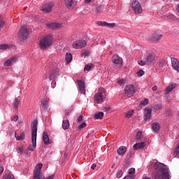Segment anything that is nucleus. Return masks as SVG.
<instances>
[{"mask_svg":"<svg viewBox=\"0 0 179 179\" xmlns=\"http://www.w3.org/2000/svg\"><path fill=\"white\" fill-rule=\"evenodd\" d=\"M176 86H177V84H172L171 85H169L166 87V92L168 93H170L171 92H172L173 90V89H176Z\"/></svg>","mask_w":179,"mask_h":179,"instance_id":"27","label":"nucleus"},{"mask_svg":"<svg viewBox=\"0 0 179 179\" xmlns=\"http://www.w3.org/2000/svg\"><path fill=\"white\" fill-rule=\"evenodd\" d=\"M23 152V148H18V153H22Z\"/></svg>","mask_w":179,"mask_h":179,"instance_id":"53","label":"nucleus"},{"mask_svg":"<svg viewBox=\"0 0 179 179\" xmlns=\"http://www.w3.org/2000/svg\"><path fill=\"white\" fill-rule=\"evenodd\" d=\"M135 173V169L131 168L129 169V176H133L132 174Z\"/></svg>","mask_w":179,"mask_h":179,"instance_id":"43","label":"nucleus"},{"mask_svg":"<svg viewBox=\"0 0 179 179\" xmlns=\"http://www.w3.org/2000/svg\"><path fill=\"white\" fill-rule=\"evenodd\" d=\"M168 19H171L172 20H174V19H176V17H174V15H168Z\"/></svg>","mask_w":179,"mask_h":179,"instance_id":"48","label":"nucleus"},{"mask_svg":"<svg viewBox=\"0 0 179 179\" xmlns=\"http://www.w3.org/2000/svg\"><path fill=\"white\" fill-rule=\"evenodd\" d=\"M159 65H160L161 66H164V61H161V62H159Z\"/></svg>","mask_w":179,"mask_h":179,"instance_id":"55","label":"nucleus"},{"mask_svg":"<svg viewBox=\"0 0 179 179\" xmlns=\"http://www.w3.org/2000/svg\"><path fill=\"white\" fill-rule=\"evenodd\" d=\"M59 70L58 69H52L49 76L50 80H55L57 79V76L59 75Z\"/></svg>","mask_w":179,"mask_h":179,"instance_id":"14","label":"nucleus"},{"mask_svg":"<svg viewBox=\"0 0 179 179\" xmlns=\"http://www.w3.org/2000/svg\"><path fill=\"white\" fill-rule=\"evenodd\" d=\"M145 146H146V144L145 143V142L138 143L134 145V150H138L139 149H143Z\"/></svg>","mask_w":179,"mask_h":179,"instance_id":"19","label":"nucleus"},{"mask_svg":"<svg viewBox=\"0 0 179 179\" xmlns=\"http://www.w3.org/2000/svg\"><path fill=\"white\" fill-rule=\"evenodd\" d=\"M124 80H120L118 81V84H119V85H124Z\"/></svg>","mask_w":179,"mask_h":179,"instance_id":"50","label":"nucleus"},{"mask_svg":"<svg viewBox=\"0 0 179 179\" xmlns=\"http://www.w3.org/2000/svg\"><path fill=\"white\" fill-rule=\"evenodd\" d=\"M124 174V173L122 172V170H119L117 173H116V177L117 178H121V177H122V175Z\"/></svg>","mask_w":179,"mask_h":179,"instance_id":"38","label":"nucleus"},{"mask_svg":"<svg viewBox=\"0 0 179 179\" xmlns=\"http://www.w3.org/2000/svg\"><path fill=\"white\" fill-rule=\"evenodd\" d=\"M43 142L45 145H50L51 142H50V137H48V134L47 132H43Z\"/></svg>","mask_w":179,"mask_h":179,"instance_id":"23","label":"nucleus"},{"mask_svg":"<svg viewBox=\"0 0 179 179\" xmlns=\"http://www.w3.org/2000/svg\"><path fill=\"white\" fill-rule=\"evenodd\" d=\"M5 26V22L2 20H0V29H3Z\"/></svg>","mask_w":179,"mask_h":179,"instance_id":"44","label":"nucleus"},{"mask_svg":"<svg viewBox=\"0 0 179 179\" xmlns=\"http://www.w3.org/2000/svg\"><path fill=\"white\" fill-rule=\"evenodd\" d=\"M15 63H16V58H12L4 62V66H12Z\"/></svg>","mask_w":179,"mask_h":179,"instance_id":"20","label":"nucleus"},{"mask_svg":"<svg viewBox=\"0 0 179 179\" xmlns=\"http://www.w3.org/2000/svg\"><path fill=\"white\" fill-rule=\"evenodd\" d=\"M13 108L15 109V110H17L18 107H19V100H17V99H15L13 101Z\"/></svg>","mask_w":179,"mask_h":179,"instance_id":"32","label":"nucleus"},{"mask_svg":"<svg viewBox=\"0 0 179 179\" xmlns=\"http://www.w3.org/2000/svg\"><path fill=\"white\" fill-rule=\"evenodd\" d=\"M112 62L114 68L122 66V58L118 56V55H115L112 57Z\"/></svg>","mask_w":179,"mask_h":179,"instance_id":"5","label":"nucleus"},{"mask_svg":"<svg viewBox=\"0 0 179 179\" xmlns=\"http://www.w3.org/2000/svg\"><path fill=\"white\" fill-rule=\"evenodd\" d=\"M162 37H163L162 35L154 34L152 35L150 39L151 40V41H158V40H161Z\"/></svg>","mask_w":179,"mask_h":179,"instance_id":"21","label":"nucleus"},{"mask_svg":"<svg viewBox=\"0 0 179 179\" xmlns=\"http://www.w3.org/2000/svg\"><path fill=\"white\" fill-rule=\"evenodd\" d=\"M17 120H19V116L15 115L13 118V121H17Z\"/></svg>","mask_w":179,"mask_h":179,"instance_id":"49","label":"nucleus"},{"mask_svg":"<svg viewBox=\"0 0 179 179\" xmlns=\"http://www.w3.org/2000/svg\"><path fill=\"white\" fill-rule=\"evenodd\" d=\"M152 90H153V92H156V90H157V86H154L152 87Z\"/></svg>","mask_w":179,"mask_h":179,"instance_id":"57","label":"nucleus"},{"mask_svg":"<svg viewBox=\"0 0 179 179\" xmlns=\"http://www.w3.org/2000/svg\"><path fill=\"white\" fill-rule=\"evenodd\" d=\"M92 69V65L87 64L84 68V71H90Z\"/></svg>","mask_w":179,"mask_h":179,"instance_id":"40","label":"nucleus"},{"mask_svg":"<svg viewBox=\"0 0 179 179\" xmlns=\"http://www.w3.org/2000/svg\"><path fill=\"white\" fill-rule=\"evenodd\" d=\"M152 130L154 131V132H159V131H160V124L157 123V122H154L152 124Z\"/></svg>","mask_w":179,"mask_h":179,"instance_id":"25","label":"nucleus"},{"mask_svg":"<svg viewBox=\"0 0 179 179\" xmlns=\"http://www.w3.org/2000/svg\"><path fill=\"white\" fill-rule=\"evenodd\" d=\"M15 137L17 141H23L24 139V132L21 133L20 136H17L15 133Z\"/></svg>","mask_w":179,"mask_h":179,"instance_id":"26","label":"nucleus"},{"mask_svg":"<svg viewBox=\"0 0 179 179\" xmlns=\"http://www.w3.org/2000/svg\"><path fill=\"white\" fill-rule=\"evenodd\" d=\"M149 103V100L148 99H145L143 101H141L140 106L142 107V106H148Z\"/></svg>","mask_w":179,"mask_h":179,"instance_id":"34","label":"nucleus"},{"mask_svg":"<svg viewBox=\"0 0 179 179\" xmlns=\"http://www.w3.org/2000/svg\"><path fill=\"white\" fill-rule=\"evenodd\" d=\"M103 99H106V92H104V90L101 88L95 95V100L96 103H103Z\"/></svg>","mask_w":179,"mask_h":179,"instance_id":"9","label":"nucleus"},{"mask_svg":"<svg viewBox=\"0 0 179 179\" xmlns=\"http://www.w3.org/2000/svg\"><path fill=\"white\" fill-rule=\"evenodd\" d=\"M110 110H111V108L110 107H105V110L106 111H110Z\"/></svg>","mask_w":179,"mask_h":179,"instance_id":"58","label":"nucleus"},{"mask_svg":"<svg viewBox=\"0 0 179 179\" xmlns=\"http://www.w3.org/2000/svg\"><path fill=\"white\" fill-rule=\"evenodd\" d=\"M138 64L139 65H141V66H143V65L148 64V62H146V58L145 57L144 60L138 61Z\"/></svg>","mask_w":179,"mask_h":179,"instance_id":"37","label":"nucleus"},{"mask_svg":"<svg viewBox=\"0 0 179 179\" xmlns=\"http://www.w3.org/2000/svg\"><path fill=\"white\" fill-rule=\"evenodd\" d=\"M131 8L135 13L139 15V13H142V6H141V3L138 1H134L131 3Z\"/></svg>","mask_w":179,"mask_h":179,"instance_id":"7","label":"nucleus"},{"mask_svg":"<svg viewBox=\"0 0 179 179\" xmlns=\"http://www.w3.org/2000/svg\"><path fill=\"white\" fill-rule=\"evenodd\" d=\"M102 10H103V6H99L96 7V10H95V12H96V13H101Z\"/></svg>","mask_w":179,"mask_h":179,"instance_id":"39","label":"nucleus"},{"mask_svg":"<svg viewBox=\"0 0 179 179\" xmlns=\"http://www.w3.org/2000/svg\"><path fill=\"white\" fill-rule=\"evenodd\" d=\"M91 169H92V170H94V169H96V164H93L92 165V166H91Z\"/></svg>","mask_w":179,"mask_h":179,"instance_id":"54","label":"nucleus"},{"mask_svg":"<svg viewBox=\"0 0 179 179\" xmlns=\"http://www.w3.org/2000/svg\"><path fill=\"white\" fill-rule=\"evenodd\" d=\"M144 74H145V71H143V70H139L137 72L138 76H143Z\"/></svg>","mask_w":179,"mask_h":179,"instance_id":"41","label":"nucleus"},{"mask_svg":"<svg viewBox=\"0 0 179 179\" xmlns=\"http://www.w3.org/2000/svg\"><path fill=\"white\" fill-rule=\"evenodd\" d=\"M83 55H85L86 57H87V55H89V52H85L83 53Z\"/></svg>","mask_w":179,"mask_h":179,"instance_id":"59","label":"nucleus"},{"mask_svg":"<svg viewBox=\"0 0 179 179\" xmlns=\"http://www.w3.org/2000/svg\"><path fill=\"white\" fill-rule=\"evenodd\" d=\"M38 169L34 171V179H44V176L41 175V173L40 172L43 168V164H38Z\"/></svg>","mask_w":179,"mask_h":179,"instance_id":"11","label":"nucleus"},{"mask_svg":"<svg viewBox=\"0 0 179 179\" xmlns=\"http://www.w3.org/2000/svg\"><path fill=\"white\" fill-rule=\"evenodd\" d=\"M150 117H152V110L149 108H145L144 112V121H148V120H150Z\"/></svg>","mask_w":179,"mask_h":179,"instance_id":"17","label":"nucleus"},{"mask_svg":"<svg viewBox=\"0 0 179 179\" xmlns=\"http://www.w3.org/2000/svg\"><path fill=\"white\" fill-rule=\"evenodd\" d=\"M176 22L179 23V18L176 19Z\"/></svg>","mask_w":179,"mask_h":179,"instance_id":"60","label":"nucleus"},{"mask_svg":"<svg viewBox=\"0 0 179 179\" xmlns=\"http://www.w3.org/2000/svg\"><path fill=\"white\" fill-rule=\"evenodd\" d=\"M12 45H8V44H3L0 45V50H8V48H10Z\"/></svg>","mask_w":179,"mask_h":179,"instance_id":"31","label":"nucleus"},{"mask_svg":"<svg viewBox=\"0 0 179 179\" xmlns=\"http://www.w3.org/2000/svg\"><path fill=\"white\" fill-rule=\"evenodd\" d=\"M92 1H93V0H85V3H90V2H92Z\"/></svg>","mask_w":179,"mask_h":179,"instance_id":"56","label":"nucleus"},{"mask_svg":"<svg viewBox=\"0 0 179 179\" xmlns=\"http://www.w3.org/2000/svg\"><path fill=\"white\" fill-rule=\"evenodd\" d=\"M176 156H178L179 157V144L177 145V147H176V150L175 152Z\"/></svg>","mask_w":179,"mask_h":179,"instance_id":"46","label":"nucleus"},{"mask_svg":"<svg viewBox=\"0 0 179 179\" xmlns=\"http://www.w3.org/2000/svg\"><path fill=\"white\" fill-rule=\"evenodd\" d=\"M7 179H15V176L12 173H9L7 176Z\"/></svg>","mask_w":179,"mask_h":179,"instance_id":"47","label":"nucleus"},{"mask_svg":"<svg viewBox=\"0 0 179 179\" xmlns=\"http://www.w3.org/2000/svg\"><path fill=\"white\" fill-rule=\"evenodd\" d=\"M87 44V42H86L85 40L81 39L79 41H76L73 43V47L76 50H79L80 48H83L84 47H86Z\"/></svg>","mask_w":179,"mask_h":179,"instance_id":"8","label":"nucleus"},{"mask_svg":"<svg viewBox=\"0 0 179 179\" xmlns=\"http://www.w3.org/2000/svg\"><path fill=\"white\" fill-rule=\"evenodd\" d=\"M54 8V3H48L43 5L41 8V10L43 12V13H50V12L52 11V8Z\"/></svg>","mask_w":179,"mask_h":179,"instance_id":"10","label":"nucleus"},{"mask_svg":"<svg viewBox=\"0 0 179 179\" xmlns=\"http://www.w3.org/2000/svg\"><path fill=\"white\" fill-rule=\"evenodd\" d=\"M145 61L147 62V65H152L155 62V56L153 55H148L145 57Z\"/></svg>","mask_w":179,"mask_h":179,"instance_id":"18","label":"nucleus"},{"mask_svg":"<svg viewBox=\"0 0 179 179\" xmlns=\"http://www.w3.org/2000/svg\"><path fill=\"white\" fill-rule=\"evenodd\" d=\"M54 178H55V174H52V175H51L50 176H49L48 178V179H54Z\"/></svg>","mask_w":179,"mask_h":179,"instance_id":"52","label":"nucleus"},{"mask_svg":"<svg viewBox=\"0 0 179 179\" xmlns=\"http://www.w3.org/2000/svg\"><path fill=\"white\" fill-rule=\"evenodd\" d=\"M103 117H104V113L103 112H99L94 115L95 120H102Z\"/></svg>","mask_w":179,"mask_h":179,"instance_id":"28","label":"nucleus"},{"mask_svg":"<svg viewBox=\"0 0 179 179\" xmlns=\"http://www.w3.org/2000/svg\"><path fill=\"white\" fill-rule=\"evenodd\" d=\"M87 126V124H86V122L82 123L80 125L78 126V131H82V129H83V128H86Z\"/></svg>","mask_w":179,"mask_h":179,"instance_id":"35","label":"nucleus"},{"mask_svg":"<svg viewBox=\"0 0 179 179\" xmlns=\"http://www.w3.org/2000/svg\"><path fill=\"white\" fill-rule=\"evenodd\" d=\"M155 169V179H170V172L169 171V168L166 164L155 162L154 164Z\"/></svg>","mask_w":179,"mask_h":179,"instance_id":"1","label":"nucleus"},{"mask_svg":"<svg viewBox=\"0 0 179 179\" xmlns=\"http://www.w3.org/2000/svg\"><path fill=\"white\" fill-rule=\"evenodd\" d=\"M52 44V36H51L50 35L44 37L40 41V47L43 50H47V48H50Z\"/></svg>","mask_w":179,"mask_h":179,"instance_id":"3","label":"nucleus"},{"mask_svg":"<svg viewBox=\"0 0 179 179\" xmlns=\"http://www.w3.org/2000/svg\"><path fill=\"white\" fill-rule=\"evenodd\" d=\"M135 94V86L134 85H127L124 88V94L127 97H132Z\"/></svg>","mask_w":179,"mask_h":179,"instance_id":"6","label":"nucleus"},{"mask_svg":"<svg viewBox=\"0 0 179 179\" xmlns=\"http://www.w3.org/2000/svg\"><path fill=\"white\" fill-rule=\"evenodd\" d=\"M17 37L20 41H24V40H27L29 37V31H27V27L26 26H22L17 33Z\"/></svg>","mask_w":179,"mask_h":179,"instance_id":"4","label":"nucleus"},{"mask_svg":"<svg viewBox=\"0 0 179 179\" xmlns=\"http://www.w3.org/2000/svg\"><path fill=\"white\" fill-rule=\"evenodd\" d=\"M46 26L48 28L50 29V30H58L62 24L57 22H48Z\"/></svg>","mask_w":179,"mask_h":179,"instance_id":"13","label":"nucleus"},{"mask_svg":"<svg viewBox=\"0 0 179 179\" xmlns=\"http://www.w3.org/2000/svg\"><path fill=\"white\" fill-rule=\"evenodd\" d=\"M178 120H179V112H178Z\"/></svg>","mask_w":179,"mask_h":179,"instance_id":"61","label":"nucleus"},{"mask_svg":"<svg viewBox=\"0 0 179 179\" xmlns=\"http://www.w3.org/2000/svg\"><path fill=\"white\" fill-rule=\"evenodd\" d=\"M69 120H64L62 121V128L64 131H66V129H69Z\"/></svg>","mask_w":179,"mask_h":179,"instance_id":"24","label":"nucleus"},{"mask_svg":"<svg viewBox=\"0 0 179 179\" xmlns=\"http://www.w3.org/2000/svg\"><path fill=\"white\" fill-rule=\"evenodd\" d=\"M171 64L172 68H173L175 71H177V72H179V62L178 59H177V58H171Z\"/></svg>","mask_w":179,"mask_h":179,"instance_id":"16","label":"nucleus"},{"mask_svg":"<svg viewBox=\"0 0 179 179\" xmlns=\"http://www.w3.org/2000/svg\"><path fill=\"white\" fill-rule=\"evenodd\" d=\"M38 124V121L37 120H34L31 124V143L32 145H29L28 146V150L31 152H34V149H36L37 146V125Z\"/></svg>","mask_w":179,"mask_h":179,"instance_id":"2","label":"nucleus"},{"mask_svg":"<svg viewBox=\"0 0 179 179\" xmlns=\"http://www.w3.org/2000/svg\"><path fill=\"white\" fill-rule=\"evenodd\" d=\"M175 1H179V0H175Z\"/></svg>","mask_w":179,"mask_h":179,"instance_id":"62","label":"nucleus"},{"mask_svg":"<svg viewBox=\"0 0 179 179\" xmlns=\"http://www.w3.org/2000/svg\"><path fill=\"white\" fill-rule=\"evenodd\" d=\"M82 121H83V116L80 115L77 119V122H82Z\"/></svg>","mask_w":179,"mask_h":179,"instance_id":"45","label":"nucleus"},{"mask_svg":"<svg viewBox=\"0 0 179 179\" xmlns=\"http://www.w3.org/2000/svg\"><path fill=\"white\" fill-rule=\"evenodd\" d=\"M72 58H73L72 54L66 53L65 59H66L67 64H69V62H71V61H72Z\"/></svg>","mask_w":179,"mask_h":179,"instance_id":"30","label":"nucleus"},{"mask_svg":"<svg viewBox=\"0 0 179 179\" xmlns=\"http://www.w3.org/2000/svg\"><path fill=\"white\" fill-rule=\"evenodd\" d=\"M126 152H127V147L125 146H121L117 149V153L119 156H124Z\"/></svg>","mask_w":179,"mask_h":179,"instance_id":"22","label":"nucleus"},{"mask_svg":"<svg viewBox=\"0 0 179 179\" xmlns=\"http://www.w3.org/2000/svg\"><path fill=\"white\" fill-rule=\"evenodd\" d=\"M134 115V110L128 111L125 117L127 118H131V117H132V115Z\"/></svg>","mask_w":179,"mask_h":179,"instance_id":"36","label":"nucleus"},{"mask_svg":"<svg viewBox=\"0 0 179 179\" xmlns=\"http://www.w3.org/2000/svg\"><path fill=\"white\" fill-rule=\"evenodd\" d=\"M65 3L67 8H71L73 4V0H66Z\"/></svg>","mask_w":179,"mask_h":179,"instance_id":"33","label":"nucleus"},{"mask_svg":"<svg viewBox=\"0 0 179 179\" xmlns=\"http://www.w3.org/2000/svg\"><path fill=\"white\" fill-rule=\"evenodd\" d=\"M98 26H103L105 27H108L109 29H114L115 27V23H108L106 22L99 21L97 22Z\"/></svg>","mask_w":179,"mask_h":179,"instance_id":"15","label":"nucleus"},{"mask_svg":"<svg viewBox=\"0 0 179 179\" xmlns=\"http://www.w3.org/2000/svg\"><path fill=\"white\" fill-rule=\"evenodd\" d=\"M77 84L78 85L79 92L81 94H86V86L85 85V82L82 80H77Z\"/></svg>","mask_w":179,"mask_h":179,"instance_id":"12","label":"nucleus"},{"mask_svg":"<svg viewBox=\"0 0 179 179\" xmlns=\"http://www.w3.org/2000/svg\"><path fill=\"white\" fill-rule=\"evenodd\" d=\"M142 138V131H138L136 134V139H141Z\"/></svg>","mask_w":179,"mask_h":179,"instance_id":"42","label":"nucleus"},{"mask_svg":"<svg viewBox=\"0 0 179 179\" xmlns=\"http://www.w3.org/2000/svg\"><path fill=\"white\" fill-rule=\"evenodd\" d=\"M2 173H3V167L0 165V174H2Z\"/></svg>","mask_w":179,"mask_h":179,"instance_id":"51","label":"nucleus"},{"mask_svg":"<svg viewBox=\"0 0 179 179\" xmlns=\"http://www.w3.org/2000/svg\"><path fill=\"white\" fill-rule=\"evenodd\" d=\"M41 106L43 110H47L48 108V101L43 100L41 101Z\"/></svg>","mask_w":179,"mask_h":179,"instance_id":"29","label":"nucleus"}]
</instances>
